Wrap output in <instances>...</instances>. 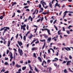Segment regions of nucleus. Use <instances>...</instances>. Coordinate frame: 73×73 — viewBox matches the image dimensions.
Here are the masks:
<instances>
[{
	"mask_svg": "<svg viewBox=\"0 0 73 73\" xmlns=\"http://www.w3.org/2000/svg\"><path fill=\"white\" fill-rule=\"evenodd\" d=\"M43 1V0H42L40 1V4H42L43 7L45 9H46V8H47L48 7V6H46L45 7V6H44V5H46V3L45 2Z\"/></svg>",
	"mask_w": 73,
	"mask_h": 73,
	"instance_id": "f257e3e1",
	"label": "nucleus"
},
{
	"mask_svg": "<svg viewBox=\"0 0 73 73\" xmlns=\"http://www.w3.org/2000/svg\"><path fill=\"white\" fill-rule=\"evenodd\" d=\"M42 31H47V32L48 33V34H49V35H51V34L50 33V30L49 29H41Z\"/></svg>",
	"mask_w": 73,
	"mask_h": 73,
	"instance_id": "f03ea898",
	"label": "nucleus"
},
{
	"mask_svg": "<svg viewBox=\"0 0 73 73\" xmlns=\"http://www.w3.org/2000/svg\"><path fill=\"white\" fill-rule=\"evenodd\" d=\"M18 50L20 56L23 55V50H20V49L19 48L18 49Z\"/></svg>",
	"mask_w": 73,
	"mask_h": 73,
	"instance_id": "7ed1b4c3",
	"label": "nucleus"
},
{
	"mask_svg": "<svg viewBox=\"0 0 73 73\" xmlns=\"http://www.w3.org/2000/svg\"><path fill=\"white\" fill-rule=\"evenodd\" d=\"M21 29H23V31H25V30H26L25 29V27H26V25L25 24H24L23 25H21Z\"/></svg>",
	"mask_w": 73,
	"mask_h": 73,
	"instance_id": "20e7f679",
	"label": "nucleus"
},
{
	"mask_svg": "<svg viewBox=\"0 0 73 73\" xmlns=\"http://www.w3.org/2000/svg\"><path fill=\"white\" fill-rule=\"evenodd\" d=\"M51 40H52V38H51V37H50L49 38H48L47 40V43H49V42H50V41H51Z\"/></svg>",
	"mask_w": 73,
	"mask_h": 73,
	"instance_id": "39448f33",
	"label": "nucleus"
},
{
	"mask_svg": "<svg viewBox=\"0 0 73 73\" xmlns=\"http://www.w3.org/2000/svg\"><path fill=\"white\" fill-rule=\"evenodd\" d=\"M17 42L19 46H21L23 45V43H22V42L21 41H19V40L17 41Z\"/></svg>",
	"mask_w": 73,
	"mask_h": 73,
	"instance_id": "423d86ee",
	"label": "nucleus"
},
{
	"mask_svg": "<svg viewBox=\"0 0 73 73\" xmlns=\"http://www.w3.org/2000/svg\"><path fill=\"white\" fill-rule=\"evenodd\" d=\"M64 49L66 50H67V51H69V50H71L70 48L69 47H64Z\"/></svg>",
	"mask_w": 73,
	"mask_h": 73,
	"instance_id": "0eeeda50",
	"label": "nucleus"
},
{
	"mask_svg": "<svg viewBox=\"0 0 73 73\" xmlns=\"http://www.w3.org/2000/svg\"><path fill=\"white\" fill-rule=\"evenodd\" d=\"M37 48L36 47H33L32 48L31 50H36L37 49Z\"/></svg>",
	"mask_w": 73,
	"mask_h": 73,
	"instance_id": "6e6552de",
	"label": "nucleus"
},
{
	"mask_svg": "<svg viewBox=\"0 0 73 73\" xmlns=\"http://www.w3.org/2000/svg\"><path fill=\"white\" fill-rule=\"evenodd\" d=\"M54 60H52V62H54V61H58V59L57 58H55L54 59Z\"/></svg>",
	"mask_w": 73,
	"mask_h": 73,
	"instance_id": "1a4fd4ad",
	"label": "nucleus"
},
{
	"mask_svg": "<svg viewBox=\"0 0 73 73\" xmlns=\"http://www.w3.org/2000/svg\"><path fill=\"white\" fill-rule=\"evenodd\" d=\"M72 62V61L71 60H70L68 61L67 62V64H66L67 65H70V62Z\"/></svg>",
	"mask_w": 73,
	"mask_h": 73,
	"instance_id": "9d476101",
	"label": "nucleus"
},
{
	"mask_svg": "<svg viewBox=\"0 0 73 73\" xmlns=\"http://www.w3.org/2000/svg\"><path fill=\"white\" fill-rule=\"evenodd\" d=\"M36 14H37V13H38V11L37 9L35 10V12L33 13V15L35 14V13H36Z\"/></svg>",
	"mask_w": 73,
	"mask_h": 73,
	"instance_id": "9b49d317",
	"label": "nucleus"
},
{
	"mask_svg": "<svg viewBox=\"0 0 73 73\" xmlns=\"http://www.w3.org/2000/svg\"><path fill=\"white\" fill-rule=\"evenodd\" d=\"M49 13L48 12H43L42 13V14H43V15H45L46 14H48V15H49Z\"/></svg>",
	"mask_w": 73,
	"mask_h": 73,
	"instance_id": "f8f14e48",
	"label": "nucleus"
},
{
	"mask_svg": "<svg viewBox=\"0 0 73 73\" xmlns=\"http://www.w3.org/2000/svg\"><path fill=\"white\" fill-rule=\"evenodd\" d=\"M49 7L50 8H52V4L51 2H50L49 3Z\"/></svg>",
	"mask_w": 73,
	"mask_h": 73,
	"instance_id": "ddd939ff",
	"label": "nucleus"
},
{
	"mask_svg": "<svg viewBox=\"0 0 73 73\" xmlns=\"http://www.w3.org/2000/svg\"><path fill=\"white\" fill-rule=\"evenodd\" d=\"M33 35H32V34H31L29 37V39H31V38H32V37H33Z\"/></svg>",
	"mask_w": 73,
	"mask_h": 73,
	"instance_id": "4468645a",
	"label": "nucleus"
},
{
	"mask_svg": "<svg viewBox=\"0 0 73 73\" xmlns=\"http://www.w3.org/2000/svg\"><path fill=\"white\" fill-rule=\"evenodd\" d=\"M8 56H10V57L12 56H13L12 53L11 52H10L9 54L8 55Z\"/></svg>",
	"mask_w": 73,
	"mask_h": 73,
	"instance_id": "2eb2a0df",
	"label": "nucleus"
},
{
	"mask_svg": "<svg viewBox=\"0 0 73 73\" xmlns=\"http://www.w3.org/2000/svg\"><path fill=\"white\" fill-rule=\"evenodd\" d=\"M35 70L36 72H37L38 73V72H39V70H38V69L36 68L35 67Z\"/></svg>",
	"mask_w": 73,
	"mask_h": 73,
	"instance_id": "dca6fc26",
	"label": "nucleus"
},
{
	"mask_svg": "<svg viewBox=\"0 0 73 73\" xmlns=\"http://www.w3.org/2000/svg\"><path fill=\"white\" fill-rule=\"evenodd\" d=\"M30 19H31V21H32V18L31 16H30L28 18V20H30Z\"/></svg>",
	"mask_w": 73,
	"mask_h": 73,
	"instance_id": "f3484780",
	"label": "nucleus"
},
{
	"mask_svg": "<svg viewBox=\"0 0 73 73\" xmlns=\"http://www.w3.org/2000/svg\"><path fill=\"white\" fill-rule=\"evenodd\" d=\"M69 13V11H66L64 12V13H65V14H64V16H66V13Z\"/></svg>",
	"mask_w": 73,
	"mask_h": 73,
	"instance_id": "a211bd4d",
	"label": "nucleus"
},
{
	"mask_svg": "<svg viewBox=\"0 0 73 73\" xmlns=\"http://www.w3.org/2000/svg\"><path fill=\"white\" fill-rule=\"evenodd\" d=\"M16 67H17V68H20L21 67V65H19L17 64L16 65Z\"/></svg>",
	"mask_w": 73,
	"mask_h": 73,
	"instance_id": "6ab92c4d",
	"label": "nucleus"
},
{
	"mask_svg": "<svg viewBox=\"0 0 73 73\" xmlns=\"http://www.w3.org/2000/svg\"><path fill=\"white\" fill-rule=\"evenodd\" d=\"M45 63V64H46V61H45V60H44L43 61V62L42 63V66H43V65H44V63Z\"/></svg>",
	"mask_w": 73,
	"mask_h": 73,
	"instance_id": "aec40b11",
	"label": "nucleus"
},
{
	"mask_svg": "<svg viewBox=\"0 0 73 73\" xmlns=\"http://www.w3.org/2000/svg\"><path fill=\"white\" fill-rule=\"evenodd\" d=\"M36 41V39H35L34 40H33L32 42L31 43V45H32V44H33V43L34 42H35V41Z\"/></svg>",
	"mask_w": 73,
	"mask_h": 73,
	"instance_id": "412c9836",
	"label": "nucleus"
},
{
	"mask_svg": "<svg viewBox=\"0 0 73 73\" xmlns=\"http://www.w3.org/2000/svg\"><path fill=\"white\" fill-rule=\"evenodd\" d=\"M29 65L30 70H31L33 71V69H32V67H31V65L30 64H29Z\"/></svg>",
	"mask_w": 73,
	"mask_h": 73,
	"instance_id": "4be33fe9",
	"label": "nucleus"
},
{
	"mask_svg": "<svg viewBox=\"0 0 73 73\" xmlns=\"http://www.w3.org/2000/svg\"><path fill=\"white\" fill-rule=\"evenodd\" d=\"M44 36V38H48V36H47V35H45V34H44L43 35Z\"/></svg>",
	"mask_w": 73,
	"mask_h": 73,
	"instance_id": "5701e85b",
	"label": "nucleus"
},
{
	"mask_svg": "<svg viewBox=\"0 0 73 73\" xmlns=\"http://www.w3.org/2000/svg\"><path fill=\"white\" fill-rule=\"evenodd\" d=\"M26 68H27V67L26 66H25L23 67L22 68V69L23 70H25Z\"/></svg>",
	"mask_w": 73,
	"mask_h": 73,
	"instance_id": "b1692460",
	"label": "nucleus"
},
{
	"mask_svg": "<svg viewBox=\"0 0 73 73\" xmlns=\"http://www.w3.org/2000/svg\"><path fill=\"white\" fill-rule=\"evenodd\" d=\"M38 58L40 62H42V59H41V58H40V57H38Z\"/></svg>",
	"mask_w": 73,
	"mask_h": 73,
	"instance_id": "393cba45",
	"label": "nucleus"
},
{
	"mask_svg": "<svg viewBox=\"0 0 73 73\" xmlns=\"http://www.w3.org/2000/svg\"><path fill=\"white\" fill-rule=\"evenodd\" d=\"M10 58H11L10 60V61H12V60L13 58V56H10Z\"/></svg>",
	"mask_w": 73,
	"mask_h": 73,
	"instance_id": "a878e982",
	"label": "nucleus"
},
{
	"mask_svg": "<svg viewBox=\"0 0 73 73\" xmlns=\"http://www.w3.org/2000/svg\"><path fill=\"white\" fill-rule=\"evenodd\" d=\"M23 39L24 40V41H25L26 40V36H24L23 37Z\"/></svg>",
	"mask_w": 73,
	"mask_h": 73,
	"instance_id": "bb28decb",
	"label": "nucleus"
},
{
	"mask_svg": "<svg viewBox=\"0 0 73 73\" xmlns=\"http://www.w3.org/2000/svg\"><path fill=\"white\" fill-rule=\"evenodd\" d=\"M16 4H17V3H16V2H14L12 4V6H13V5H16Z\"/></svg>",
	"mask_w": 73,
	"mask_h": 73,
	"instance_id": "cd10ccee",
	"label": "nucleus"
},
{
	"mask_svg": "<svg viewBox=\"0 0 73 73\" xmlns=\"http://www.w3.org/2000/svg\"><path fill=\"white\" fill-rule=\"evenodd\" d=\"M19 36L20 37L21 40H22L23 39V36H22V35H21V34L20 33V34L19 35Z\"/></svg>",
	"mask_w": 73,
	"mask_h": 73,
	"instance_id": "c85d7f7f",
	"label": "nucleus"
},
{
	"mask_svg": "<svg viewBox=\"0 0 73 73\" xmlns=\"http://www.w3.org/2000/svg\"><path fill=\"white\" fill-rule=\"evenodd\" d=\"M40 41H41V42H45V39H43V40H40Z\"/></svg>",
	"mask_w": 73,
	"mask_h": 73,
	"instance_id": "c756f323",
	"label": "nucleus"
},
{
	"mask_svg": "<svg viewBox=\"0 0 73 73\" xmlns=\"http://www.w3.org/2000/svg\"><path fill=\"white\" fill-rule=\"evenodd\" d=\"M58 2L57 3H56L55 5V6H54V7L55 8V7H57V6H58Z\"/></svg>",
	"mask_w": 73,
	"mask_h": 73,
	"instance_id": "7c9ffc66",
	"label": "nucleus"
},
{
	"mask_svg": "<svg viewBox=\"0 0 73 73\" xmlns=\"http://www.w3.org/2000/svg\"><path fill=\"white\" fill-rule=\"evenodd\" d=\"M29 33H30V31H29L27 32L25 35L26 36H27V35L29 34Z\"/></svg>",
	"mask_w": 73,
	"mask_h": 73,
	"instance_id": "2f4dec72",
	"label": "nucleus"
},
{
	"mask_svg": "<svg viewBox=\"0 0 73 73\" xmlns=\"http://www.w3.org/2000/svg\"><path fill=\"white\" fill-rule=\"evenodd\" d=\"M39 42V41L38 40H37V41L35 42V44H38Z\"/></svg>",
	"mask_w": 73,
	"mask_h": 73,
	"instance_id": "473e14b6",
	"label": "nucleus"
},
{
	"mask_svg": "<svg viewBox=\"0 0 73 73\" xmlns=\"http://www.w3.org/2000/svg\"><path fill=\"white\" fill-rule=\"evenodd\" d=\"M11 44L10 42H9V41H8V44L7 45V46H10V44Z\"/></svg>",
	"mask_w": 73,
	"mask_h": 73,
	"instance_id": "72a5a7b5",
	"label": "nucleus"
},
{
	"mask_svg": "<svg viewBox=\"0 0 73 73\" xmlns=\"http://www.w3.org/2000/svg\"><path fill=\"white\" fill-rule=\"evenodd\" d=\"M4 64L6 65H8V63L7 62H5L4 63Z\"/></svg>",
	"mask_w": 73,
	"mask_h": 73,
	"instance_id": "f704fd0d",
	"label": "nucleus"
},
{
	"mask_svg": "<svg viewBox=\"0 0 73 73\" xmlns=\"http://www.w3.org/2000/svg\"><path fill=\"white\" fill-rule=\"evenodd\" d=\"M33 56L35 58H37V56H36V54H35V53H33Z\"/></svg>",
	"mask_w": 73,
	"mask_h": 73,
	"instance_id": "c9c22d12",
	"label": "nucleus"
},
{
	"mask_svg": "<svg viewBox=\"0 0 73 73\" xmlns=\"http://www.w3.org/2000/svg\"><path fill=\"white\" fill-rule=\"evenodd\" d=\"M61 30H60L58 31V33L59 35H60V34H62V33H60V32H61Z\"/></svg>",
	"mask_w": 73,
	"mask_h": 73,
	"instance_id": "e433bc0d",
	"label": "nucleus"
},
{
	"mask_svg": "<svg viewBox=\"0 0 73 73\" xmlns=\"http://www.w3.org/2000/svg\"><path fill=\"white\" fill-rule=\"evenodd\" d=\"M6 31H8L7 29H4V31L3 32L4 33H5L6 32Z\"/></svg>",
	"mask_w": 73,
	"mask_h": 73,
	"instance_id": "4c0bfd02",
	"label": "nucleus"
},
{
	"mask_svg": "<svg viewBox=\"0 0 73 73\" xmlns=\"http://www.w3.org/2000/svg\"><path fill=\"white\" fill-rule=\"evenodd\" d=\"M51 60H49L48 59L47 60V63L48 64H49V63H50V62Z\"/></svg>",
	"mask_w": 73,
	"mask_h": 73,
	"instance_id": "58836bf2",
	"label": "nucleus"
},
{
	"mask_svg": "<svg viewBox=\"0 0 73 73\" xmlns=\"http://www.w3.org/2000/svg\"><path fill=\"white\" fill-rule=\"evenodd\" d=\"M7 42V41L5 40H4V41L3 42V44L5 45L6 44V43Z\"/></svg>",
	"mask_w": 73,
	"mask_h": 73,
	"instance_id": "ea45409f",
	"label": "nucleus"
},
{
	"mask_svg": "<svg viewBox=\"0 0 73 73\" xmlns=\"http://www.w3.org/2000/svg\"><path fill=\"white\" fill-rule=\"evenodd\" d=\"M13 59L14 60H16V55H15V54H14Z\"/></svg>",
	"mask_w": 73,
	"mask_h": 73,
	"instance_id": "a19ab883",
	"label": "nucleus"
},
{
	"mask_svg": "<svg viewBox=\"0 0 73 73\" xmlns=\"http://www.w3.org/2000/svg\"><path fill=\"white\" fill-rule=\"evenodd\" d=\"M66 32L68 34V35H69V34H70V32L69 31H68V30H67L66 31Z\"/></svg>",
	"mask_w": 73,
	"mask_h": 73,
	"instance_id": "79ce46f5",
	"label": "nucleus"
},
{
	"mask_svg": "<svg viewBox=\"0 0 73 73\" xmlns=\"http://www.w3.org/2000/svg\"><path fill=\"white\" fill-rule=\"evenodd\" d=\"M3 17H4V15H3V16H1L0 17V19H1V20H2L3 19Z\"/></svg>",
	"mask_w": 73,
	"mask_h": 73,
	"instance_id": "37998d69",
	"label": "nucleus"
},
{
	"mask_svg": "<svg viewBox=\"0 0 73 73\" xmlns=\"http://www.w3.org/2000/svg\"><path fill=\"white\" fill-rule=\"evenodd\" d=\"M19 36V34H17L16 35V38L17 39L18 38V36Z\"/></svg>",
	"mask_w": 73,
	"mask_h": 73,
	"instance_id": "c03bdc74",
	"label": "nucleus"
},
{
	"mask_svg": "<svg viewBox=\"0 0 73 73\" xmlns=\"http://www.w3.org/2000/svg\"><path fill=\"white\" fill-rule=\"evenodd\" d=\"M64 73H68V71H67V70H66V69H65L64 70Z\"/></svg>",
	"mask_w": 73,
	"mask_h": 73,
	"instance_id": "a18cd8bd",
	"label": "nucleus"
},
{
	"mask_svg": "<svg viewBox=\"0 0 73 73\" xmlns=\"http://www.w3.org/2000/svg\"><path fill=\"white\" fill-rule=\"evenodd\" d=\"M70 27H72V25L69 26L68 27V28L69 29H70Z\"/></svg>",
	"mask_w": 73,
	"mask_h": 73,
	"instance_id": "49530a36",
	"label": "nucleus"
},
{
	"mask_svg": "<svg viewBox=\"0 0 73 73\" xmlns=\"http://www.w3.org/2000/svg\"><path fill=\"white\" fill-rule=\"evenodd\" d=\"M12 64L13 66H14L15 65V61H13L12 62Z\"/></svg>",
	"mask_w": 73,
	"mask_h": 73,
	"instance_id": "de8ad7c7",
	"label": "nucleus"
},
{
	"mask_svg": "<svg viewBox=\"0 0 73 73\" xmlns=\"http://www.w3.org/2000/svg\"><path fill=\"white\" fill-rule=\"evenodd\" d=\"M54 27L56 29V31H58V29H57V27H56V25H54Z\"/></svg>",
	"mask_w": 73,
	"mask_h": 73,
	"instance_id": "09e8293b",
	"label": "nucleus"
},
{
	"mask_svg": "<svg viewBox=\"0 0 73 73\" xmlns=\"http://www.w3.org/2000/svg\"><path fill=\"white\" fill-rule=\"evenodd\" d=\"M5 29H8V30H9V27H5Z\"/></svg>",
	"mask_w": 73,
	"mask_h": 73,
	"instance_id": "8fccbe9b",
	"label": "nucleus"
},
{
	"mask_svg": "<svg viewBox=\"0 0 73 73\" xmlns=\"http://www.w3.org/2000/svg\"><path fill=\"white\" fill-rule=\"evenodd\" d=\"M5 29V27L1 29L0 31H3V29Z\"/></svg>",
	"mask_w": 73,
	"mask_h": 73,
	"instance_id": "3c124183",
	"label": "nucleus"
},
{
	"mask_svg": "<svg viewBox=\"0 0 73 73\" xmlns=\"http://www.w3.org/2000/svg\"><path fill=\"white\" fill-rule=\"evenodd\" d=\"M9 51L8 50H7V54H8L9 53Z\"/></svg>",
	"mask_w": 73,
	"mask_h": 73,
	"instance_id": "603ef678",
	"label": "nucleus"
},
{
	"mask_svg": "<svg viewBox=\"0 0 73 73\" xmlns=\"http://www.w3.org/2000/svg\"><path fill=\"white\" fill-rule=\"evenodd\" d=\"M13 38H14V37L13 36H12L11 39V41H12Z\"/></svg>",
	"mask_w": 73,
	"mask_h": 73,
	"instance_id": "864d4df0",
	"label": "nucleus"
},
{
	"mask_svg": "<svg viewBox=\"0 0 73 73\" xmlns=\"http://www.w3.org/2000/svg\"><path fill=\"white\" fill-rule=\"evenodd\" d=\"M38 7L39 8H41V5L40 4H39Z\"/></svg>",
	"mask_w": 73,
	"mask_h": 73,
	"instance_id": "5fc2aeb1",
	"label": "nucleus"
},
{
	"mask_svg": "<svg viewBox=\"0 0 73 73\" xmlns=\"http://www.w3.org/2000/svg\"><path fill=\"white\" fill-rule=\"evenodd\" d=\"M48 54H50V50L48 49Z\"/></svg>",
	"mask_w": 73,
	"mask_h": 73,
	"instance_id": "6e6d98bb",
	"label": "nucleus"
},
{
	"mask_svg": "<svg viewBox=\"0 0 73 73\" xmlns=\"http://www.w3.org/2000/svg\"><path fill=\"white\" fill-rule=\"evenodd\" d=\"M44 20V17H42L41 19V22H42V20Z\"/></svg>",
	"mask_w": 73,
	"mask_h": 73,
	"instance_id": "4d7b16f0",
	"label": "nucleus"
},
{
	"mask_svg": "<svg viewBox=\"0 0 73 73\" xmlns=\"http://www.w3.org/2000/svg\"><path fill=\"white\" fill-rule=\"evenodd\" d=\"M18 72H21V69L19 68L18 70Z\"/></svg>",
	"mask_w": 73,
	"mask_h": 73,
	"instance_id": "13d9d810",
	"label": "nucleus"
},
{
	"mask_svg": "<svg viewBox=\"0 0 73 73\" xmlns=\"http://www.w3.org/2000/svg\"><path fill=\"white\" fill-rule=\"evenodd\" d=\"M51 70H52V68H51V67H50L49 68V71L50 73V71H51Z\"/></svg>",
	"mask_w": 73,
	"mask_h": 73,
	"instance_id": "bf43d9fd",
	"label": "nucleus"
},
{
	"mask_svg": "<svg viewBox=\"0 0 73 73\" xmlns=\"http://www.w3.org/2000/svg\"><path fill=\"white\" fill-rule=\"evenodd\" d=\"M13 50H14L15 51V52H17V50H16V49L15 48H13Z\"/></svg>",
	"mask_w": 73,
	"mask_h": 73,
	"instance_id": "052dcab7",
	"label": "nucleus"
},
{
	"mask_svg": "<svg viewBox=\"0 0 73 73\" xmlns=\"http://www.w3.org/2000/svg\"><path fill=\"white\" fill-rule=\"evenodd\" d=\"M20 62L21 64H23V60H21L20 61Z\"/></svg>",
	"mask_w": 73,
	"mask_h": 73,
	"instance_id": "680f3d73",
	"label": "nucleus"
},
{
	"mask_svg": "<svg viewBox=\"0 0 73 73\" xmlns=\"http://www.w3.org/2000/svg\"><path fill=\"white\" fill-rule=\"evenodd\" d=\"M31 62V61H30L29 60H28V64H30Z\"/></svg>",
	"mask_w": 73,
	"mask_h": 73,
	"instance_id": "e2e57ef3",
	"label": "nucleus"
},
{
	"mask_svg": "<svg viewBox=\"0 0 73 73\" xmlns=\"http://www.w3.org/2000/svg\"><path fill=\"white\" fill-rule=\"evenodd\" d=\"M56 21H57V20L56 19L54 22H53V24H55V23H56Z\"/></svg>",
	"mask_w": 73,
	"mask_h": 73,
	"instance_id": "0e129e2a",
	"label": "nucleus"
},
{
	"mask_svg": "<svg viewBox=\"0 0 73 73\" xmlns=\"http://www.w3.org/2000/svg\"><path fill=\"white\" fill-rule=\"evenodd\" d=\"M17 12L18 13H21V11L19 10H18L17 11Z\"/></svg>",
	"mask_w": 73,
	"mask_h": 73,
	"instance_id": "69168bd1",
	"label": "nucleus"
},
{
	"mask_svg": "<svg viewBox=\"0 0 73 73\" xmlns=\"http://www.w3.org/2000/svg\"><path fill=\"white\" fill-rule=\"evenodd\" d=\"M5 60H8V58L5 57Z\"/></svg>",
	"mask_w": 73,
	"mask_h": 73,
	"instance_id": "338daca9",
	"label": "nucleus"
},
{
	"mask_svg": "<svg viewBox=\"0 0 73 73\" xmlns=\"http://www.w3.org/2000/svg\"><path fill=\"white\" fill-rule=\"evenodd\" d=\"M41 20V19H39L38 20H37V23H38V22H39V21H40V20Z\"/></svg>",
	"mask_w": 73,
	"mask_h": 73,
	"instance_id": "774afa93",
	"label": "nucleus"
}]
</instances>
